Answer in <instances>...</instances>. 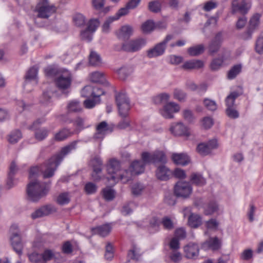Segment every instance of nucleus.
Masks as SVG:
<instances>
[{"label": "nucleus", "mask_w": 263, "mask_h": 263, "mask_svg": "<svg viewBox=\"0 0 263 263\" xmlns=\"http://www.w3.org/2000/svg\"><path fill=\"white\" fill-rule=\"evenodd\" d=\"M78 142V140L74 141L63 147L60 152L52 156L44 162L41 168L39 166H34L30 168L29 176L30 181L28 184L26 189L27 198L29 201L36 202L47 195L50 189V182H41L35 179L36 177L38 176L40 172L43 174L44 178L52 177L65 156L76 149Z\"/></svg>", "instance_id": "f257e3e1"}, {"label": "nucleus", "mask_w": 263, "mask_h": 263, "mask_svg": "<svg viewBox=\"0 0 263 263\" xmlns=\"http://www.w3.org/2000/svg\"><path fill=\"white\" fill-rule=\"evenodd\" d=\"M148 9L153 13L160 12L161 10V4L157 0L149 2L148 5Z\"/></svg>", "instance_id": "58836bf2"}, {"label": "nucleus", "mask_w": 263, "mask_h": 263, "mask_svg": "<svg viewBox=\"0 0 263 263\" xmlns=\"http://www.w3.org/2000/svg\"><path fill=\"white\" fill-rule=\"evenodd\" d=\"M102 195L106 201H112L115 197L116 192L115 190L109 187H106L102 190Z\"/></svg>", "instance_id": "4c0bfd02"}, {"label": "nucleus", "mask_w": 263, "mask_h": 263, "mask_svg": "<svg viewBox=\"0 0 263 263\" xmlns=\"http://www.w3.org/2000/svg\"><path fill=\"white\" fill-rule=\"evenodd\" d=\"M116 102L120 116L121 118L128 117L130 109V104L127 95L124 92L119 93L116 96Z\"/></svg>", "instance_id": "7ed1b4c3"}, {"label": "nucleus", "mask_w": 263, "mask_h": 263, "mask_svg": "<svg viewBox=\"0 0 263 263\" xmlns=\"http://www.w3.org/2000/svg\"><path fill=\"white\" fill-rule=\"evenodd\" d=\"M22 137V133L20 130L16 129L10 133L8 137V141L11 144L17 143Z\"/></svg>", "instance_id": "c9c22d12"}, {"label": "nucleus", "mask_w": 263, "mask_h": 263, "mask_svg": "<svg viewBox=\"0 0 263 263\" xmlns=\"http://www.w3.org/2000/svg\"><path fill=\"white\" fill-rule=\"evenodd\" d=\"M226 114L229 118L232 119H236L239 117V113L236 107L226 108Z\"/></svg>", "instance_id": "09e8293b"}, {"label": "nucleus", "mask_w": 263, "mask_h": 263, "mask_svg": "<svg viewBox=\"0 0 263 263\" xmlns=\"http://www.w3.org/2000/svg\"><path fill=\"white\" fill-rule=\"evenodd\" d=\"M44 122V119H37L28 127L29 129L34 131V138L39 141L45 139L49 133V130L47 128L40 127Z\"/></svg>", "instance_id": "423d86ee"}, {"label": "nucleus", "mask_w": 263, "mask_h": 263, "mask_svg": "<svg viewBox=\"0 0 263 263\" xmlns=\"http://www.w3.org/2000/svg\"><path fill=\"white\" fill-rule=\"evenodd\" d=\"M143 160H135L130 165V170L133 175H139L144 172L146 164Z\"/></svg>", "instance_id": "412c9836"}, {"label": "nucleus", "mask_w": 263, "mask_h": 263, "mask_svg": "<svg viewBox=\"0 0 263 263\" xmlns=\"http://www.w3.org/2000/svg\"><path fill=\"white\" fill-rule=\"evenodd\" d=\"M218 6L217 3L213 2L212 1H208L204 3V6L202 7L203 10L204 11L209 12L215 8H216Z\"/></svg>", "instance_id": "774afa93"}, {"label": "nucleus", "mask_w": 263, "mask_h": 263, "mask_svg": "<svg viewBox=\"0 0 263 263\" xmlns=\"http://www.w3.org/2000/svg\"><path fill=\"white\" fill-rule=\"evenodd\" d=\"M45 72L47 76L53 77L59 76V72L58 68L52 66H49L45 69Z\"/></svg>", "instance_id": "0e129e2a"}, {"label": "nucleus", "mask_w": 263, "mask_h": 263, "mask_svg": "<svg viewBox=\"0 0 263 263\" xmlns=\"http://www.w3.org/2000/svg\"><path fill=\"white\" fill-rule=\"evenodd\" d=\"M84 119L80 117H78L73 121L72 120H69L68 122L70 123L73 122L74 125L77 127V130L80 131L85 128L84 126Z\"/></svg>", "instance_id": "3c124183"}, {"label": "nucleus", "mask_w": 263, "mask_h": 263, "mask_svg": "<svg viewBox=\"0 0 263 263\" xmlns=\"http://www.w3.org/2000/svg\"><path fill=\"white\" fill-rule=\"evenodd\" d=\"M192 187L189 182L178 181L174 186V194L178 197L188 198L192 193Z\"/></svg>", "instance_id": "9d476101"}, {"label": "nucleus", "mask_w": 263, "mask_h": 263, "mask_svg": "<svg viewBox=\"0 0 263 263\" xmlns=\"http://www.w3.org/2000/svg\"><path fill=\"white\" fill-rule=\"evenodd\" d=\"M146 44V41L145 39L137 38L123 43L121 49L128 52H135L140 50Z\"/></svg>", "instance_id": "1a4fd4ad"}, {"label": "nucleus", "mask_w": 263, "mask_h": 263, "mask_svg": "<svg viewBox=\"0 0 263 263\" xmlns=\"http://www.w3.org/2000/svg\"><path fill=\"white\" fill-rule=\"evenodd\" d=\"M202 224L201 217L196 214L191 213L188 218V224L192 228H197Z\"/></svg>", "instance_id": "a878e982"}, {"label": "nucleus", "mask_w": 263, "mask_h": 263, "mask_svg": "<svg viewBox=\"0 0 263 263\" xmlns=\"http://www.w3.org/2000/svg\"><path fill=\"white\" fill-rule=\"evenodd\" d=\"M70 201L68 194L67 193L60 194L57 199V203L60 205H64L68 204Z\"/></svg>", "instance_id": "5fc2aeb1"}, {"label": "nucleus", "mask_w": 263, "mask_h": 263, "mask_svg": "<svg viewBox=\"0 0 263 263\" xmlns=\"http://www.w3.org/2000/svg\"><path fill=\"white\" fill-rule=\"evenodd\" d=\"M203 65V62L201 60H192L185 62L181 67L184 70H190L200 69L202 68Z\"/></svg>", "instance_id": "4be33fe9"}, {"label": "nucleus", "mask_w": 263, "mask_h": 263, "mask_svg": "<svg viewBox=\"0 0 263 263\" xmlns=\"http://www.w3.org/2000/svg\"><path fill=\"white\" fill-rule=\"evenodd\" d=\"M82 110V108L80 103L77 100H72L70 101L67 105V115L72 112H80Z\"/></svg>", "instance_id": "bb28decb"}, {"label": "nucleus", "mask_w": 263, "mask_h": 263, "mask_svg": "<svg viewBox=\"0 0 263 263\" xmlns=\"http://www.w3.org/2000/svg\"><path fill=\"white\" fill-rule=\"evenodd\" d=\"M185 257L187 258H195L199 255V248L197 244L189 243L184 247Z\"/></svg>", "instance_id": "4468645a"}, {"label": "nucleus", "mask_w": 263, "mask_h": 263, "mask_svg": "<svg viewBox=\"0 0 263 263\" xmlns=\"http://www.w3.org/2000/svg\"><path fill=\"white\" fill-rule=\"evenodd\" d=\"M203 104L204 106L210 110L215 111L217 109V104L212 100L208 98L204 99L203 100Z\"/></svg>", "instance_id": "6e6d98bb"}, {"label": "nucleus", "mask_w": 263, "mask_h": 263, "mask_svg": "<svg viewBox=\"0 0 263 263\" xmlns=\"http://www.w3.org/2000/svg\"><path fill=\"white\" fill-rule=\"evenodd\" d=\"M173 38V35H167L162 42L157 44L153 48L147 51V56L149 58H152L162 55L165 52L167 43Z\"/></svg>", "instance_id": "6e6552de"}, {"label": "nucleus", "mask_w": 263, "mask_h": 263, "mask_svg": "<svg viewBox=\"0 0 263 263\" xmlns=\"http://www.w3.org/2000/svg\"><path fill=\"white\" fill-rule=\"evenodd\" d=\"M141 158L145 163L164 165L167 162L166 156L163 151L156 150L153 153L143 152Z\"/></svg>", "instance_id": "20e7f679"}, {"label": "nucleus", "mask_w": 263, "mask_h": 263, "mask_svg": "<svg viewBox=\"0 0 263 263\" xmlns=\"http://www.w3.org/2000/svg\"><path fill=\"white\" fill-rule=\"evenodd\" d=\"M156 175L157 178L162 181H166L172 175L171 170L164 165H160L158 167Z\"/></svg>", "instance_id": "f3484780"}, {"label": "nucleus", "mask_w": 263, "mask_h": 263, "mask_svg": "<svg viewBox=\"0 0 263 263\" xmlns=\"http://www.w3.org/2000/svg\"><path fill=\"white\" fill-rule=\"evenodd\" d=\"M144 189V186L140 183H135L132 187V192L133 195H140Z\"/></svg>", "instance_id": "680f3d73"}, {"label": "nucleus", "mask_w": 263, "mask_h": 263, "mask_svg": "<svg viewBox=\"0 0 263 263\" xmlns=\"http://www.w3.org/2000/svg\"><path fill=\"white\" fill-rule=\"evenodd\" d=\"M100 22L99 18H91L88 23L87 28L92 33H94L100 26Z\"/></svg>", "instance_id": "c03bdc74"}, {"label": "nucleus", "mask_w": 263, "mask_h": 263, "mask_svg": "<svg viewBox=\"0 0 263 263\" xmlns=\"http://www.w3.org/2000/svg\"><path fill=\"white\" fill-rule=\"evenodd\" d=\"M72 82V76L69 71H66L59 74L55 79V83L57 87L67 93L70 88Z\"/></svg>", "instance_id": "0eeeda50"}, {"label": "nucleus", "mask_w": 263, "mask_h": 263, "mask_svg": "<svg viewBox=\"0 0 263 263\" xmlns=\"http://www.w3.org/2000/svg\"><path fill=\"white\" fill-rule=\"evenodd\" d=\"M190 182L197 186H202L206 184V180L201 174L198 173H193L191 175Z\"/></svg>", "instance_id": "393cba45"}, {"label": "nucleus", "mask_w": 263, "mask_h": 263, "mask_svg": "<svg viewBox=\"0 0 263 263\" xmlns=\"http://www.w3.org/2000/svg\"><path fill=\"white\" fill-rule=\"evenodd\" d=\"M90 164L93 168L102 169L103 162L100 157L95 156L90 161Z\"/></svg>", "instance_id": "bf43d9fd"}, {"label": "nucleus", "mask_w": 263, "mask_h": 263, "mask_svg": "<svg viewBox=\"0 0 263 263\" xmlns=\"http://www.w3.org/2000/svg\"><path fill=\"white\" fill-rule=\"evenodd\" d=\"M117 21L113 17V16H111L107 18L106 21L104 22V24L102 25V31L105 33H108L110 29V25L113 22Z\"/></svg>", "instance_id": "4d7b16f0"}, {"label": "nucleus", "mask_w": 263, "mask_h": 263, "mask_svg": "<svg viewBox=\"0 0 263 263\" xmlns=\"http://www.w3.org/2000/svg\"><path fill=\"white\" fill-rule=\"evenodd\" d=\"M106 170L107 173L110 175V177H107L108 181H112L110 184H115L119 180L123 179L124 175L120 172V163L117 159H110L106 165Z\"/></svg>", "instance_id": "f03ea898"}, {"label": "nucleus", "mask_w": 263, "mask_h": 263, "mask_svg": "<svg viewBox=\"0 0 263 263\" xmlns=\"http://www.w3.org/2000/svg\"><path fill=\"white\" fill-rule=\"evenodd\" d=\"M240 65H236L233 66L228 72L227 78L229 80L234 79L241 71Z\"/></svg>", "instance_id": "a19ab883"}, {"label": "nucleus", "mask_w": 263, "mask_h": 263, "mask_svg": "<svg viewBox=\"0 0 263 263\" xmlns=\"http://www.w3.org/2000/svg\"><path fill=\"white\" fill-rule=\"evenodd\" d=\"M204 50V46L200 44L196 46L190 47L187 50V52L191 56H197L202 53Z\"/></svg>", "instance_id": "e433bc0d"}, {"label": "nucleus", "mask_w": 263, "mask_h": 263, "mask_svg": "<svg viewBox=\"0 0 263 263\" xmlns=\"http://www.w3.org/2000/svg\"><path fill=\"white\" fill-rule=\"evenodd\" d=\"M93 33H92L89 30L86 28L81 32V36L82 40L87 42H90L92 39Z\"/></svg>", "instance_id": "338daca9"}, {"label": "nucleus", "mask_w": 263, "mask_h": 263, "mask_svg": "<svg viewBox=\"0 0 263 263\" xmlns=\"http://www.w3.org/2000/svg\"><path fill=\"white\" fill-rule=\"evenodd\" d=\"M172 158L175 164L182 166L188 164L190 161L189 156L185 153L173 154Z\"/></svg>", "instance_id": "5701e85b"}, {"label": "nucleus", "mask_w": 263, "mask_h": 263, "mask_svg": "<svg viewBox=\"0 0 263 263\" xmlns=\"http://www.w3.org/2000/svg\"><path fill=\"white\" fill-rule=\"evenodd\" d=\"M108 124L106 121L100 122L96 127L97 133L94 135L95 139H103L104 132L108 130Z\"/></svg>", "instance_id": "cd10ccee"}, {"label": "nucleus", "mask_w": 263, "mask_h": 263, "mask_svg": "<svg viewBox=\"0 0 263 263\" xmlns=\"http://www.w3.org/2000/svg\"><path fill=\"white\" fill-rule=\"evenodd\" d=\"M182 116L185 121L189 123H193L195 119V117L193 111L191 110L188 109H186L183 110Z\"/></svg>", "instance_id": "a18cd8bd"}, {"label": "nucleus", "mask_w": 263, "mask_h": 263, "mask_svg": "<svg viewBox=\"0 0 263 263\" xmlns=\"http://www.w3.org/2000/svg\"><path fill=\"white\" fill-rule=\"evenodd\" d=\"M218 210V205L215 201H210L204 208V214L205 215H211Z\"/></svg>", "instance_id": "7c9ffc66"}, {"label": "nucleus", "mask_w": 263, "mask_h": 263, "mask_svg": "<svg viewBox=\"0 0 263 263\" xmlns=\"http://www.w3.org/2000/svg\"><path fill=\"white\" fill-rule=\"evenodd\" d=\"M90 80L96 83H104L106 81L104 73L98 71L90 73Z\"/></svg>", "instance_id": "c756f323"}, {"label": "nucleus", "mask_w": 263, "mask_h": 263, "mask_svg": "<svg viewBox=\"0 0 263 263\" xmlns=\"http://www.w3.org/2000/svg\"><path fill=\"white\" fill-rule=\"evenodd\" d=\"M38 69L35 66L31 67L27 72L25 76V84L26 85L27 81L35 80L37 79Z\"/></svg>", "instance_id": "72a5a7b5"}, {"label": "nucleus", "mask_w": 263, "mask_h": 263, "mask_svg": "<svg viewBox=\"0 0 263 263\" xmlns=\"http://www.w3.org/2000/svg\"><path fill=\"white\" fill-rule=\"evenodd\" d=\"M260 15L258 13L255 14L249 21V28H251L254 31L259 24Z\"/></svg>", "instance_id": "603ef678"}, {"label": "nucleus", "mask_w": 263, "mask_h": 263, "mask_svg": "<svg viewBox=\"0 0 263 263\" xmlns=\"http://www.w3.org/2000/svg\"><path fill=\"white\" fill-rule=\"evenodd\" d=\"M55 7L53 6L43 5L39 7L37 16L40 18H47L55 11Z\"/></svg>", "instance_id": "a211bd4d"}, {"label": "nucleus", "mask_w": 263, "mask_h": 263, "mask_svg": "<svg viewBox=\"0 0 263 263\" xmlns=\"http://www.w3.org/2000/svg\"><path fill=\"white\" fill-rule=\"evenodd\" d=\"M213 250H218L221 246V241L217 237H210L204 243Z\"/></svg>", "instance_id": "473e14b6"}, {"label": "nucleus", "mask_w": 263, "mask_h": 263, "mask_svg": "<svg viewBox=\"0 0 263 263\" xmlns=\"http://www.w3.org/2000/svg\"><path fill=\"white\" fill-rule=\"evenodd\" d=\"M28 256L31 263H46L44 261L42 254L35 252L28 254Z\"/></svg>", "instance_id": "37998d69"}, {"label": "nucleus", "mask_w": 263, "mask_h": 263, "mask_svg": "<svg viewBox=\"0 0 263 263\" xmlns=\"http://www.w3.org/2000/svg\"><path fill=\"white\" fill-rule=\"evenodd\" d=\"M85 191L87 194H93L97 192V186L92 182H88L85 185Z\"/></svg>", "instance_id": "e2e57ef3"}, {"label": "nucleus", "mask_w": 263, "mask_h": 263, "mask_svg": "<svg viewBox=\"0 0 263 263\" xmlns=\"http://www.w3.org/2000/svg\"><path fill=\"white\" fill-rule=\"evenodd\" d=\"M133 33V28L129 25L122 26L118 34V37L122 40H127Z\"/></svg>", "instance_id": "b1692460"}, {"label": "nucleus", "mask_w": 263, "mask_h": 263, "mask_svg": "<svg viewBox=\"0 0 263 263\" xmlns=\"http://www.w3.org/2000/svg\"><path fill=\"white\" fill-rule=\"evenodd\" d=\"M10 232L11 234L10 241L13 249L17 254L21 256L23 253L24 246L17 225L12 224L10 227Z\"/></svg>", "instance_id": "39448f33"}, {"label": "nucleus", "mask_w": 263, "mask_h": 263, "mask_svg": "<svg viewBox=\"0 0 263 263\" xmlns=\"http://www.w3.org/2000/svg\"><path fill=\"white\" fill-rule=\"evenodd\" d=\"M89 62L90 65L93 66H99L102 63L100 55L94 51L90 52L89 56Z\"/></svg>", "instance_id": "2f4dec72"}, {"label": "nucleus", "mask_w": 263, "mask_h": 263, "mask_svg": "<svg viewBox=\"0 0 263 263\" xmlns=\"http://www.w3.org/2000/svg\"><path fill=\"white\" fill-rule=\"evenodd\" d=\"M73 22L76 25L80 27L85 23V19L84 15L81 14H76L73 18Z\"/></svg>", "instance_id": "052dcab7"}, {"label": "nucleus", "mask_w": 263, "mask_h": 263, "mask_svg": "<svg viewBox=\"0 0 263 263\" xmlns=\"http://www.w3.org/2000/svg\"><path fill=\"white\" fill-rule=\"evenodd\" d=\"M161 223L163 228L167 230H171L174 229V224L172 220L168 217H164L162 219Z\"/></svg>", "instance_id": "13d9d810"}, {"label": "nucleus", "mask_w": 263, "mask_h": 263, "mask_svg": "<svg viewBox=\"0 0 263 263\" xmlns=\"http://www.w3.org/2000/svg\"><path fill=\"white\" fill-rule=\"evenodd\" d=\"M174 98L180 102H185L186 98V93L179 89H175L174 91Z\"/></svg>", "instance_id": "de8ad7c7"}, {"label": "nucleus", "mask_w": 263, "mask_h": 263, "mask_svg": "<svg viewBox=\"0 0 263 263\" xmlns=\"http://www.w3.org/2000/svg\"><path fill=\"white\" fill-rule=\"evenodd\" d=\"M197 151L198 153L202 156H206L211 152L206 143L199 144L197 147Z\"/></svg>", "instance_id": "49530a36"}, {"label": "nucleus", "mask_w": 263, "mask_h": 263, "mask_svg": "<svg viewBox=\"0 0 263 263\" xmlns=\"http://www.w3.org/2000/svg\"><path fill=\"white\" fill-rule=\"evenodd\" d=\"M223 63V60L221 58H216L214 59L211 63L210 67L211 69L213 71L217 70L220 68L222 64Z\"/></svg>", "instance_id": "69168bd1"}, {"label": "nucleus", "mask_w": 263, "mask_h": 263, "mask_svg": "<svg viewBox=\"0 0 263 263\" xmlns=\"http://www.w3.org/2000/svg\"><path fill=\"white\" fill-rule=\"evenodd\" d=\"M238 0H233L232 3V13H235L237 11H239L240 13L245 14L248 13L250 8V5L249 3L242 1L241 5L237 3Z\"/></svg>", "instance_id": "aec40b11"}, {"label": "nucleus", "mask_w": 263, "mask_h": 263, "mask_svg": "<svg viewBox=\"0 0 263 263\" xmlns=\"http://www.w3.org/2000/svg\"><path fill=\"white\" fill-rule=\"evenodd\" d=\"M170 98V95L167 93H160L155 97L153 101L156 104L166 103Z\"/></svg>", "instance_id": "ea45409f"}, {"label": "nucleus", "mask_w": 263, "mask_h": 263, "mask_svg": "<svg viewBox=\"0 0 263 263\" xmlns=\"http://www.w3.org/2000/svg\"><path fill=\"white\" fill-rule=\"evenodd\" d=\"M255 50L259 54L263 53V31L256 40Z\"/></svg>", "instance_id": "864d4df0"}, {"label": "nucleus", "mask_w": 263, "mask_h": 263, "mask_svg": "<svg viewBox=\"0 0 263 263\" xmlns=\"http://www.w3.org/2000/svg\"><path fill=\"white\" fill-rule=\"evenodd\" d=\"M141 30L144 33H149L155 29V23L152 20H147L141 25Z\"/></svg>", "instance_id": "79ce46f5"}, {"label": "nucleus", "mask_w": 263, "mask_h": 263, "mask_svg": "<svg viewBox=\"0 0 263 263\" xmlns=\"http://www.w3.org/2000/svg\"><path fill=\"white\" fill-rule=\"evenodd\" d=\"M179 105L173 102L166 103L163 108L160 110L162 116L166 119H172L174 118L173 114L177 112L180 110Z\"/></svg>", "instance_id": "9b49d317"}, {"label": "nucleus", "mask_w": 263, "mask_h": 263, "mask_svg": "<svg viewBox=\"0 0 263 263\" xmlns=\"http://www.w3.org/2000/svg\"><path fill=\"white\" fill-rule=\"evenodd\" d=\"M54 211V206L51 204L44 205L33 212L31 215V217L33 219H35L47 216Z\"/></svg>", "instance_id": "ddd939ff"}, {"label": "nucleus", "mask_w": 263, "mask_h": 263, "mask_svg": "<svg viewBox=\"0 0 263 263\" xmlns=\"http://www.w3.org/2000/svg\"><path fill=\"white\" fill-rule=\"evenodd\" d=\"M170 131L175 136H189L190 135L187 127L182 122H178L172 125L170 127Z\"/></svg>", "instance_id": "2eb2a0df"}, {"label": "nucleus", "mask_w": 263, "mask_h": 263, "mask_svg": "<svg viewBox=\"0 0 263 263\" xmlns=\"http://www.w3.org/2000/svg\"><path fill=\"white\" fill-rule=\"evenodd\" d=\"M72 135V133L69 129L63 128L55 135L54 138L57 141H61L66 139Z\"/></svg>", "instance_id": "f704fd0d"}, {"label": "nucleus", "mask_w": 263, "mask_h": 263, "mask_svg": "<svg viewBox=\"0 0 263 263\" xmlns=\"http://www.w3.org/2000/svg\"><path fill=\"white\" fill-rule=\"evenodd\" d=\"M111 226L109 223H106L101 226L91 228L93 234L99 235L101 237L107 236L111 231Z\"/></svg>", "instance_id": "6ab92c4d"}, {"label": "nucleus", "mask_w": 263, "mask_h": 263, "mask_svg": "<svg viewBox=\"0 0 263 263\" xmlns=\"http://www.w3.org/2000/svg\"><path fill=\"white\" fill-rule=\"evenodd\" d=\"M240 93L236 91L231 92L225 100L227 108L236 107L235 104V100L240 96Z\"/></svg>", "instance_id": "c85d7f7f"}, {"label": "nucleus", "mask_w": 263, "mask_h": 263, "mask_svg": "<svg viewBox=\"0 0 263 263\" xmlns=\"http://www.w3.org/2000/svg\"><path fill=\"white\" fill-rule=\"evenodd\" d=\"M18 171L19 168L15 162L14 161H12L9 167L8 180L7 182V185L9 189L14 186V177L18 172Z\"/></svg>", "instance_id": "dca6fc26"}, {"label": "nucleus", "mask_w": 263, "mask_h": 263, "mask_svg": "<svg viewBox=\"0 0 263 263\" xmlns=\"http://www.w3.org/2000/svg\"><path fill=\"white\" fill-rule=\"evenodd\" d=\"M85 90H88L91 92V94H92V97L93 98H99V97L104 95L105 93L104 91H103L100 88L96 87H88L85 89Z\"/></svg>", "instance_id": "8fccbe9b"}, {"label": "nucleus", "mask_w": 263, "mask_h": 263, "mask_svg": "<svg viewBox=\"0 0 263 263\" xmlns=\"http://www.w3.org/2000/svg\"><path fill=\"white\" fill-rule=\"evenodd\" d=\"M222 40V32L217 33L209 44L208 51L210 54L214 55L218 51L221 46Z\"/></svg>", "instance_id": "f8f14e48"}]
</instances>
